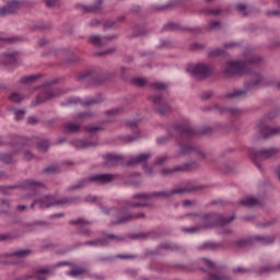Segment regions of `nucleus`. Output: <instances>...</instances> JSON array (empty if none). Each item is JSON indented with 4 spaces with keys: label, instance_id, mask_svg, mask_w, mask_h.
I'll return each instance as SVG.
<instances>
[{
    "label": "nucleus",
    "instance_id": "nucleus-1",
    "mask_svg": "<svg viewBox=\"0 0 280 280\" xmlns=\"http://www.w3.org/2000/svg\"><path fill=\"white\" fill-rule=\"evenodd\" d=\"M115 75H120V78H126L128 75V68L120 67L118 71L112 73H102L95 70H86L77 75L78 82H88L90 86H100L104 82H108L110 78Z\"/></svg>",
    "mask_w": 280,
    "mask_h": 280
},
{
    "label": "nucleus",
    "instance_id": "nucleus-2",
    "mask_svg": "<svg viewBox=\"0 0 280 280\" xmlns=\"http://www.w3.org/2000/svg\"><path fill=\"white\" fill-rule=\"evenodd\" d=\"M115 178H117V175L108 173L92 175L83 179H80L78 183L69 186L67 188V191L71 192L84 189V187H89L91 183H93L94 185H108V183H113Z\"/></svg>",
    "mask_w": 280,
    "mask_h": 280
},
{
    "label": "nucleus",
    "instance_id": "nucleus-3",
    "mask_svg": "<svg viewBox=\"0 0 280 280\" xmlns=\"http://www.w3.org/2000/svg\"><path fill=\"white\" fill-rule=\"evenodd\" d=\"M258 62H261L258 56H253L247 61H228L223 73L226 78L244 75V73H248V65H258Z\"/></svg>",
    "mask_w": 280,
    "mask_h": 280
},
{
    "label": "nucleus",
    "instance_id": "nucleus-4",
    "mask_svg": "<svg viewBox=\"0 0 280 280\" xmlns=\"http://www.w3.org/2000/svg\"><path fill=\"white\" fill-rule=\"evenodd\" d=\"M235 220V215H231L230 218H224L222 214L218 212H210L201 215V229H213V226H226V224H231L232 221Z\"/></svg>",
    "mask_w": 280,
    "mask_h": 280
},
{
    "label": "nucleus",
    "instance_id": "nucleus-5",
    "mask_svg": "<svg viewBox=\"0 0 280 280\" xmlns=\"http://www.w3.org/2000/svg\"><path fill=\"white\" fill-rule=\"evenodd\" d=\"M54 84L56 82L44 85L35 102L32 103V106L45 104L48 100H55V97H60V95L65 94V91L60 90V88H54Z\"/></svg>",
    "mask_w": 280,
    "mask_h": 280
},
{
    "label": "nucleus",
    "instance_id": "nucleus-6",
    "mask_svg": "<svg viewBox=\"0 0 280 280\" xmlns=\"http://www.w3.org/2000/svg\"><path fill=\"white\" fill-rule=\"evenodd\" d=\"M184 156H191L192 161H198L200 163L199 159H207L209 156V153L203 151L202 148L194 144H185V143H179V152L175 154V159H178L180 155Z\"/></svg>",
    "mask_w": 280,
    "mask_h": 280
},
{
    "label": "nucleus",
    "instance_id": "nucleus-7",
    "mask_svg": "<svg viewBox=\"0 0 280 280\" xmlns=\"http://www.w3.org/2000/svg\"><path fill=\"white\" fill-rule=\"evenodd\" d=\"M186 71L196 78V80H207V78H211L213 73V68L209 66V63L199 62V63H190L187 66Z\"/></svg>",
    "mask_w": 280,
    "mask_h": 280
},
{
    "label": "nucleus",
    "instance_id": "nucleus-8",
    "mask_svg": "<svg viewBox=\"0 0 280 280\" xmlns=\"http://www.w3.org/2000/svg\"><path fill=\"white\" fill-rule=\"evenodd\" d=\"M198 189H203V187L191 186V187L177 188L170 191H165V190L153 191L151 192V199L161 198V200H166L167 198H172V196H176V194L177 195L191 194V191H198Z\"/></svg>",
    "mask_w": 280,
    "mask_h": 280
},
{
    "label": "nucleus",
    "instance_id": "nucleus-9",
    "mask_svg": "<svg viewBox=\"0 0 280 280\" xmlns=\"http://www.w3.org/2000/svg\"><path fill=\"white\" fill-rule=\"evenodd\" d=\"M245 89L248 93L257 91V89H262V86H268V81L261 72H252L249 79L244 83Z\"/></svg>",
    "mask_w": 280,
    "mask_h": 280
},
{
    "label": "nucleus",
    "instance_id": "nucleus-10",
    "mask_svg": "<svg viewBox=\"0 0 280 280\" xmlns=\"http://www.w3.org/2000/svg\"><path fill=\"white\" fill-rule=\"evenodd\" d=\"M132 200H139V201H132ZM145 200H152L151 192H136L132 195L131 200L125 201V205L128 209H139L141 207H151V205L145 202Z\"/></svg>",
    "mask_w": 280,
    "mask_h": 280
},
{
    "label": "nucleus",
    "instance_id": "nucleus-11",
    "mask_svg": "<svg viewBox=\"0 0 280 280\" xmlns=\"http://www.w3.org/2000/svg\"><path fill=\"white\" fill-rule=\"evenodd\" d=\"M250 159L254 163L257 161H268V159H272L279 154V150L277 148L269 149H252L249 151Z\"/></svg>",
    "mask_w": 280,
    "mask_h": 280
},
{
    "label": "nucleus",
    "instance_id": "nucleus-12",
    "mask_svg": "<svg viewBox=\"0 0 280 280\" xmlns=\"http://www.w3.org/2000/svg\"><path fill=\"white\" fill-rule=\"evenodd\" d=\"M149 101L152 102L154 110L162 117L172 113V106L168 105L167 100L162 95L149 96Z\"/></svg>",
    "mask_w": 280,
    "mask_h": 280
},
{
    "label": "nucleus",
    "instance_id": "nucleus-13",
    "mask_svg": "<svg viewBox=\"0 0 280 280\" xmlns=\"http://www.w3.org/2000/svg\"><path fill=\"white\" fill-rule=\"evenodd\" d=\"M198 167H200V162L190 161L173 168H163L160 171V173L162 176H174L178 172H189V170H198Z\"/></svg>",
    "mask_w": 280,
    "mask_h": 280
},
{
    "label": "nucleus",
    "instance_id": "nucleus-14",
    "mask_svg": "<svg viewBox=\"0 0 280 280\" xmlns=\"http://www.w3.org/2000/svg\"><path fill=\"white\" fill-rule=\"evenodd\" d=\"M174 130L178 132L179 137H184L185 139H194L200 135L189 122L176 124Z\"/></svg>",
    "mask_w": 280,
    "mask_h": 280
},
{
    "label": "nucleus",
    "instance_id": "nucleus-15",
    "mask_svg": "<svg viewBox=\"0 0 280 280\" xmlns=\"http://www.w3.org/2000/svg\"><path fill=\"white\" fill-rule=\"evenodd\" d=\"M119 213L120 215L113 224H128V222H132L135 220H145V213L143 212L132 213L120 209Z\"/></svg>",
    "mask_w": 280,
    "mask_h": 280
},
{
    "label": "nucleus",
    "instance_id": "nucleus-16",
    "mask_svg": "<svg viewBox=\"0 0 280 280\" xmlns=\"http://www.w3.org/2000/svg\"><path fill=\"white\" fill-rule=\"evenodd\" d=\"M23 8V2L11 0L7 5L0 7V16H10V14H16L19 10Z\"/></svg>",
    "mask_w": 280,
    "mask_h": 280
},
{
    "label": "nucleus",
    "instance_id": "nucleus-17",
    "mask_svg": "<svg viewBox=\"0 0 280 280\" xmlns=\"http://www.w3.org/2000/svg\"><path fill=\"white\" fill-rule=\"evenodd\" d=\"M69 224H71L72 226H79L80 235H84L85 237H91V230L86 228L92 224L91 221L84 218H79L77 220L69 221Z\"/></svg>",
    "mask_w": 280,
    "mask_h": 280
},
{
    "label": "nucleus",
    "instance_id": "nucleus-18",
    "mask_svg": "<svg viewBox=\"0 0 280 280\" xmlns=\"http://www.w3.org/2000/svg\"><path fill=\"white\" fill-rule=\"evenodd\" d=\"M207 110H217V113H221V115H229L230 117H240V115H243L244 113V110L240 108L222 107L218 104H214L213 107H207Z\"/></svg>",
    "mask_w": 280,
    "mask_h": 280
},
{
    "label": "nucleus",
    "instance_id": "nucleus-19",
    "mask_svg": "<svg viewBox=\"0 0 280 280\" xmlns=\"http://www.w3.org/2000/svg\"><path fill=\"white\" fill-rule=\"evenodd\" d=\"M114 38H117V35H106V36H100V35H92L89 37V42L91 45H94V47H106L108 43H112Z\"/></svg>",
    "mask_w": 280,
    "mask_h": 280
},
{
    "label": "nucleus",
    "instance_id": "nucleus-20",
    "mask_svg": "<svg viewBox=\"0 0 280 280\" xmlns=\"http://www.w3.org/2000/svg\"><path fill=\"white\" fill-rule=\"evenodd\" d=\"M40 209H50V207H58V199L52 195H46L42 198L35 199Z\"/></svg>",
    "mask_w": 280,
    "mask_h": 280
},
{
    "label": "nucleus",
    "instance_id": "nucleus-21",
    "mask_svg": "<svg viewBox=\"0 0 280 280\" xmlns=\"http://www.w3.org/2000/svg\"><path fill=\"white\" fill-rule=\"evenodd\" d=\"M151 158H152V153H141L139 155H135L130 158V160L127 161L126 165L127 167H132V165H139L141 163L145 165V163H148V160H150Z\"/></svg>",
    "mask_w": 280,
    "mask_h": 280
},
{
    "label": "nucleus",
    "instance_id": "nucleus-22",
    "mask_svg": "<svg viewBox=\"0 0 280 280\" xmlns=\"http://www.w3.org/2000/svg\"><path fill=\"white\" fill-rule=\"evenodd\" d=\"M105 167H117L121 163V156L113 153L103 155Z\"/></svg>",
    "mask_w": 280,
    "mask_h": 280
},
{
    "label": "nucleus",
    "instance_id": "nucleus-23",
    "mask_svg": "<svg viewBox=\"0 0 280 280\" xmlns=\"http://www.w3.org/2000/svg\"><path fill=\"white\" fill-rule=\"evenodd\" d=\"M275 135H280V127H268L266 125L260 126V137L268 139V137H275Z\"/></svg>",
    "mask_w": 280,
    "mask_h": 280
},
{
    "label": "nucleus",
    "instance_id": "nucleus-24",
    "mask_svg": "<svg viewBox=\"0 0 280 280\" xmlns=\"http://www.w3.org/2000/svg\"><path fill=\"white\" fill-rule=\"evenodd\" d=\"M19 60V52L11 51L2 55V65H16Z\"/></svg>",
    "mask_w": 280,
    "mask_h": 280
},
{
    "label": "nucleus",
    "instance_id": "nucleus-25",
    "mask_svg": "<svg viewBox=\"0 0 280 280\" xmlns=\"http://www.w3.org/2000/svg\"><path fill=\"white\" fill-rule=\"evenodd\" d=\"M248 93H249L248 90L244 85V88L241 90H235L234 92H230V93L225 94V98L226 100H240L242 97H246V95H248Z\"/></svg>",
    "mask_w": 280,
    "mask_h": 280
},
{
    "label": "nucleus",
    "instance_id": "nucleus-26",
    "mask_svg": "<svg viewBox=\"0 0 280 280\" xmlns=\"http://www.w3.org/2000/svg\"><path fill=\"white\" fill-rule=\"evenodd\" d=\"M51 272H54V270L50 268L38 269L31 273V277L34 280H47V275H51Z\"/></svg>",
    "mask_w": 280,
    "mask_h": 280
},
{
    "label": "nucleus",
    "instance_id": "nucleus-27",
    "mask_svg": "<svg viewBox=\"0 0 280 280\" xmlns=\"http://www.w3.org/2000/svg\"><path fill=\"white\" fill-rule=\"evenodd\" d=\"M159 250H180V246L172 243H162L159 245L158 250L150 252L147 255H159Z\"/></svg>",
    "mask_w": 280,
    "mask_h": 280
},
{
    "label": "nucleus",
    "instance_id": "nucleus-28",
    "mask_svg": "<svg viewBox=\"0 0 280 280\" xmlns=\"http://www.w3.org/2000/svg\"><path fill=\"white\" fill-rule=\"evenodd\" d=\"M275 240H277L276 235L271 236H254L253 242H258V244H261L262 246H268V244H273Z\"/></svg>",
    "mask_w": 280,
    "mask_h": 280
},
{
    "label": "nucleus",
    "instance_id": "nucleus-29",
    "mask_svg": "<svg viewBox=\"0 0 280 280\" xmlns=\"http://www.w3.org/2000/svg\"><path fill=\"white\" fill-rule=\"evenodd\" d=\"M81 10H83V12L97 14V12L102 10V0H96V2L92 5H81Z\"/></svg>",
    "mask_w": 280,
    "mask_h": 280
},
{
    "label": "nucleus",
    "instance_id": "nucleus-30",
    "mask_svg": "<svg viewBox=\"0 0 280 280\" xmlns=\"http://www.w3.org/2000/svg\"><path fill=\"white\" fill-rule=\"evenodd\" d=\"M80 200H81V198L78 196L62 197L61 199H58V207L67 206V205H78V202H80Z\"/></svg>",
    "mask_w": 280,
    "mask_h": 280
},
{
    "label": "nucleus",
    "instance_id": "nucleus-31",
    "mask_svg": "<svg viewBox=\"0 0 280 280\" xmlns=\"http://www.w3.org/2000/svg\"><path fill=\"white\" fill-rule=\"evenodd\" d=\"M22 187H24V189H37V187H45V184L34 179H26L22 183Z\"/></svg>",
    "mask_w": 280,
    "mask_h": 280
},
{
    "label": "nucleus",
    "instance_id": "nucleus-32",
    "mask_svg": "<svg viewBox=\"0 0 280 280\" xmlns=\"http://www.w3.org/2000/svg\"><path fill=\"white\" fill-rule=\"evenodd\" d=\"M65 132L68 135H73L74 132H79L80 128H82L81 124H75V122H66L63 125Z\"/></svg>",
    "mask_w": 280,
    "mask_h": 280
},
{
    "label": "nucleus",
    "instance_id": "nucleus-33",
    "mask_svg": "<svg viewBox=\"0 0 280 280\" xmlns=\"http://www.w3.org/2000/svg\"><path fill=\"white\" fill-rule=\"evenodd\" d=\"M21 42H23V37L21 36L0 37V47L1 45H15V43Z\"/></svg>",
    "mask_w": 280,
    "mask_h": 280
},
{
    "label": "nucleus",
    "instance_id": "nucleus-34",
    "mask_svg": "<svg viewBox=\"0 0 280 280\" xmlns=\"http://www.w3.org/2000/svg\"><path fill=\"white\" fill-rule=\"evenodd\" d=\"M72 143L74 148H79V150H84L85 148H93L97 145V143L91 142L89 140H77Z\"/></svg>",
    "mask_w": 280,
    "mask_h": 280
},
{
    "label": "nucleus",
    "instance_id": "nucleus-35",
    "mask_svg": "<svg viewBox=\"0 0 280 280\" xmlns=\"http://www.w3.org/2000/svg\"><path fill=\"white\" fill-rule=\"evenodd\" d=\"M219 248H222V244L206 242L198 247V250H218Z\"/></svg>",
    "mask_w": 280,
    "mask_h": 280
},
{
    "label": "nucleus",
    "instance_id": "nucleus-36",
    "mask_svg": "<svg viewBox=\"0 0 280 280\" xmlns=\"http://www.w3.org/2000/svg\"><path fill=\"white\" fill-rule=\"evenodd\" d=\"M270 272H276V268L272 265H265L256 270L258 277H264V275H270Z\"/></svg>",
    "mask_w": 280,
    "mask_h": 280
},
{
    "label": "nucleus",
    "instance_id": "nucleus-37",
    "mask_svg": "<svg viewBox=\"0 0 280 280\" xmlns=\"http://www.w3.org/2000/svg\"><path fill=\"white\" fill-rule=\"evenodd\" d=\"M32 253H33L32 249H20V250L10 253V257H18V259H25V257H30Z\"/></svg>",
    "mask_w": 280,
    "mask_h": 280
},
{
    "label": "nucleus",
    "instance_id": "nucleus-38",
    "mask_svg": "<svg viewBox=\"0 0 280 280\" xmlns=\"http://www.w3.org/2000/svg\"><path fill=\"white\" fill-rule=\"evenodd\" d=\"M238 205L250 208V207H255V205H259V200H257V198L249 197V198L240 200Z\"/></svg>",
    "mask_w": 280,
    "mask_h": 280
},
{
    "label": "nucleus",
    "instance_id": "nucleus-39",
    "mask_svg": "<svg viewBox=\"0 0 280 280\" xmlns=\"http://www.w3.org/2000/svg\"><path fill=\"white\" fill-rule=\"evenodd\" d=\"M95 117V113L86 112V113H79L74 119L75 121H86V119H93Z\"/></svg>",
    "mask_w": 280,
    "mask_h": 280
},
{
    "label": "nucleus",
    "instance_id": "nucleus-40",
    "mask_svg": "<svg viewBox=\"0 0 280 280\" xmlns=\"http://www.w3.org/2000/svg\"><path fill=\"white\" fill-rule=\"evenodd\" d=\"M235 10L238 12V14H242V16H248L250 14V9H248V5L245 3L236 4Z\"/></svg>",
    "mask_w": 280,
    "mask_h": 280
},
{
    "label": "nucleus",
    "instance_id": "nucleus-41",
    "mask_svg": "<svg viewBox=\"0 0 280 280\" xmlns=\"http://www.w3.org/2000/svg\"><path fill=\"white\" fill-rule=\"evenodd\" d=\"M199 264L201 266H205L206 268H208V270H212L213 272L218 271V266H215V264H213V261H211L207 258H201Z\"/></svg>",
    "mask_w": 280,
    "mask_h": 280
},
{
    "label": "nucleus",
    "instance_id": "nucleus-42",
    "mask_svg": "<svg viewBox=\"0 0 280 280\" xmlns=\"http://www.w3.org/2000/svg\"><path fill=\"white\" fill-rule=\"evenodd\" d=\"M16 237H19V234L14 232L3 233V234H0V242H12L16 240Z\"/></svg>",
    "mask_w": 280,
    "mask_h": 280
},
{
    "label": "nucleus",
    "instance_id": "nucleus-43",
    "mask_svg": "<svg viewBox=\"0 0 280 280\" xmlns=\"http://www.w3.org/2000/svg\"><path fill=\"white\" fill-rule=\"evenodd\" d=\"M201 13L206 14L207 16H220L222 9L206 8L201 10Z\"/></svg>",
    "mask_w": 280,
    "mask_h": 280
},
{
    "label": "nucleus",
    "instance_id": "nucleus-44",
    "mask_svg": "<svg viewBox=\"0 0 280 280\" xmlns=\"http://www.w3.org/2000/svg\"><path fill=\"white\" fill-rule=\"evenodd\" d=\"M221 27H222V23L220 21L211 20L206 25V31L207 32H213V30H220Z\"/></svg>",
    "mask_w": 280,
    "mask_h": 280
},
{
    "label": "nucleus",
    "instance_id": "nucleus-45",
    "mask_svg": "<svg viewBox=\"0 0 280 280\" xmlns=\"http://www.w3.org/2000/svg\"><path fill=\"white\" fill-rule=\"evenodd\" d=\"M252 244H254L253 237L242 238L236 241L237 248H246V246H250Z\"/></svg>",
    "mask_w": 280,
    "mask_h": 280
},
{
    "label": "nucleus",
    "instance_id": "nucleus-46",
    "mask_svg": "<svg viewBox=\"0 0 280 280\" xmlns=\"http://www.w3.org/2000/svg\"><path fill=\"white\" fill-rule=\"evenodd\" d=\"M86 272V269L84 267H77L75 269H72L68 271L69 277H73L74 279L78 277H81V275H84Z\"/></svg>",
    "mask_w": 280,
    "mask_h": 280
},
{
    "label": "nucleus",
    "instance_id": "nucleus-47",
    "mask_svg": "<svg viewBox=\"0 0 280 280\" xmlns=\"http://www.w3.org/2000/svg\"><path fill=\"white\" fill-rule=\"evenodd\" d=\"M83 128L85 132H89L90 135H95V132H100V130H104V127L100 125H88Z\"/></svg>",
    "mask_w": 280,
    "mask_h": 280
},
{
    "label": "nucleus",
    "instance_id": "nucleus-48",
    "mask_svg": "<svg viewBox=\"0 0 280 280\" xmlns=\"http://www.w3.org/2000/svg\"><path fill=\"white\" fill-rule=\"evenodd\" d=\"M101 102H104V98L102 97H92L86 101H82L81 104L82 106H93L95 104H100Z\"/></svg>",
    "mask_w": 280,
    "mask_h": 280
},
{
    "label": "nucleus",
    "instance_id": "nucleus-49",
    "mask_svg": "<svg viewBox=\"0 0 280 280\" xmlns=\"http://www.w3.org/2000/svg\"><path fill=\"white\" fill-rule=\"evenodd\" d=\"M209 277L205 280H233L230 276H218L211 271H208Z\"/></svg>",
    "mask_w": 280,
    "mask_h": 280
},
{
    "label": "nucleus",
    "instance_id": "nucleus-50",
    "mask_svg": "<svg viewBox=\"0 0 280 280\" xmlns=\"http://www.w3.org/2000/svg\"><path fill=\"white\" fill-rule=\"evenodd\" d=\"M43 173L44 174H48V175H51V174H60V166L58 165H50L48 167H45L43 170Z\"/></svg>",
    "mask_w": 280,
    "mask_h": 280
},
{
    "label": "nucleus",
    "instance_id": "nucleus-51",
    "mask_svg": "<svg viewBox=\"0 0 280 280\" xmlns=\"http://www.w3.org/2000/svg\"><path fill=\"white\" fill-rule=\"evenodd\" d=\"M105 237H106L108 244H110V242L119 243V242H125L126 241V238L124 236H119V235H116V234H106Z\"/></svg>",
    "mask_w": 280,
    "mask_h": 280
},
{
    "label": "nucleus",
    "instance_id": "nucleus-52",
    "mask_svg": "<svg viewBox=\"0 0 280 280\" xmlns=\"http://www.w3.org/2000/svg\"><path fill=\"white\" fill-rule=\"evenodd\" d=\"M9 100L14 104H21V102H23V96L16 92H13L10 94Z\"/></svg>",
    "mask_w": 280,
    "mask_h": 280
},
{
    "label": "nucleus",
    "instance_id": "nucleus-53",
    "mask_svg": "<svg viewBox=\"0 0 280 280\" xmlns=\"http://www.w3.org/2000/svg\"><path fill=\"white\" fill-rule=\"evenodd\" d=\"M12 156H14V154L0 153V161H2V163H7V165H10V163H12Z\"/></svg>",
    "mask_w": 280,
    "mask_h": 280
},
{
    "label": "nucleus",
    "instance_id": "nucleus-54",
    "mask_svg": "<svg viewBox=\"0 0 280 280\" xmlns=\"http://www.w3.org/2000/svg\"><path fill=\"white\" fill-rule=\"evenodd\" d=\"M38 78H40V75H26V77H22L20 82L22 84H27V82H36Z\"/></svg>",
    "mask_w": 280,
    "mask_h": 280
},
{
    "label": "nucleus",
    "instance_id": "nucleus-55",
    "mask_svg": "<svg viewBox=\"0 0 280 280\" xmlns=\"http://www.w3.org/2000/svg\"><path fill=\"white\" fill-rule=\"evenodd\" d=\"M46 8H60V0H43Z\"/></svg>",
    "mask_w": 280,
    "mask_h": 280
},
{
    "label": "nucleus",
    "instance_id": "nucleus-56",
    "mask_svg": "<svg viewBox=\"0 0 280 280\" xmlns=\"http://www.w3.org/2000/svg\"><path fill=\"white\" fill-rule=\"evenodd\" d=\"M222 54H224V50L221 48H214L208 51L209 58H218V56H222Z\"/></svg>",
    "mask_w": 280,
    "mask_h": 280
},
{
    "label": "nucleus",
    "instance_id": "nucleus-57",
    "mask_svg": "<svg viewBox=\"0 0 280 280\" xmlns=\"http://www.w3.org/2000/svg\"><path fill=\"white\" fill-rule=\"evenodd\" d=\"M137 139H139V129L137 128L135 129L132 136L125 137V141H127V143H132V141H137Z\"/></svg>",
    "mask_w": 280,
    "mask_h": 280
},
{
    "label": "nucleus",
    "instance_id": "nucleus-58",
    "mask_svg": "<svg viewBox=\"0 0 280 280\" xmlns=\"http://www.w3.org/2000/svg\"><path fill=\"white\" fill-rule=\"evenodd\" d=\"M167 161H170V156H167V155H160V156L155 158L153 164H155V165H163V163H167Z\"/></svg>",
    "mask_w": 280,
    "mask_h": 280
},
{
    "label": "nucleus",
    "instance_id": "nucleus-59",
    "mask_svg": "<svg viewBox=\"0 0 280 280\" xmlns=\"http://www.w3.org/2000/svg\"><path fill=\"white\" fill-rule=\"evenodd\" d=\"M121 113H124V109L121 107H117V108L109 109V110L105 112V115L115 117L117 115H121Z\"/></svg>",
    "mask_w": 280,
    "mask_h": 280
},
{
    "label": "nucleus",
    "instance_id": "nucleus-60",
    "mask_svg": "<svg viewBox=\"0 0 280 280\" xmlns=\"http://www.w3.org/2000/svg\"><path fill=\"white\" fill-rule=\"evenodd\" d=\"M50 143L48 140H43L37 144L38 150H42L43 152H47L49 150Z\"/></svg>",
    "mask_w": 280,
    "mask_h": 280
},
{
    "label": "nucleus",
    "instance_id": "nucleus-61",
    "mask_svg": "<svg viewBox=\"0 0 280 280\" xmlns=\"http://www.w3.org/2000/svg\"><path fill=\"white\" fill-rule=\"evenodd\" d=\"M18 186H0V194H3L4 196L10 194V191L16 189Z\"/></svg>",
    "mask_w": 280,
    "mask_h": 280
},
{
    "label": "nucleus",
    "instance_id": "nucleus-62",
    "mask_svg": "<svg viewBox=\"0 0 280 280\" xmlns=\"http://www.w3.org/2000/svg\"><path fill=\"white\" fill-rule=\"evenodd\" d=\"M205 47H207V45L200 44V43H194L190 46V51H200V50L205 49Z\"/></svg>",
    "mask_w": 280,
    "mask_h": 280
},
{
    "label": "nucleus",
    "instance_id": "nucleus-63",
    "mask_svg": "<svg viewBox=\"0 0 280 280\" xmlns=\"http://www.w3.org/2000/svg\"><path fill=\"white\" fill-rule=\"evenodd\" d=\"M201 226L197 225L195 228H182L183 233H198L200 231Z\"/></svg>",
    "mask_w": 280,
    "mask_h": 280
},
{
    "label": "nucleus",
    "instance_id": "nucleus-64",
    "mask_svg": "<svg viewBox=\"0 0 280 280\" xmlns=\"http://www.w3.org/2000/svg\"><path fill=\"white\" fill-rule=\"evenodd\" d=\"M131 82L135 86H145V79L142 78H133Z\"/></svg>",
    "mask_w": 280,
    "mask_h": 280
}]
</instances>
